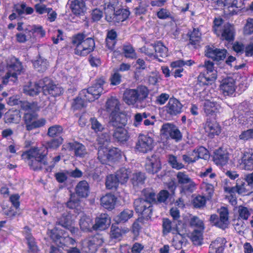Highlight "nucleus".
<instances>
[{
  "mask_svg": "<svg viewBox=\"0 0 253 253\" xmlns=\"http://www.w3.org/2000/svg\"><path fill=\"white\" fill-rule=\"evenodd\" d=\"M63 139L59 137L46 143L45 146L41 147H33L24 152L22 158L28 163L31 169L37 170L41 169L42 166L47 164L45 157L47 150L55 149L62 143Z\"/></svg>",
  "mask_w": 253,
  "mask_h": 253,
  "instance_id": "nucleus-1",
  "label": "nucleus"
},
{
  "mask_svg": "<svg viewBox=\"0 0 253 253\" xmlns=\"http://www.w3.org/2000/svg\"><path fill=\"white\" fill-rule=\"evenodd\" d=\"M41 90H42L44 94H51L54 96L60 95L63 91L62 89L53 84L52 81L47 78L37 83H29L23 88L24 92L30 96L38 94Z\"/></svg>",
  "mask_w": 253,
  "mask_h": 253,
  "instance_id": "nucleus-2",
  "label": "nucleus"
},
{
  "mask_svg": "<svg viewBox=\"0 0 253 253\" xmlns=\"http://www.w3.org/2000/svg\"><path fill=\"white\" fill-rule=\"evenodd\" d=\"M105 81L101 78L96 83L86 89H83L80 93V97L74 101L73 106L76 109H80L85 106L86 101H93L98 99L103 92Z\"/></svg>",
  "mask_w": 253,
  "mask_h": 253,
  "instance_id": "nucleus-3",
  "label": "nucleus"
},
{
  "mask_svg": "<svg viewBox=\"0 0 253 253\" xmlns=\"http://www.w3.org/2000/svg\"><path fill=\"white\" fill-rule=\"evenodd\" d=\"M109 140V136L107 133L99 136L98 138V143L100 144L98 148V159L102 164H107L108 162L114 161L121 156L119 149L107 147Z\"/></svg>",
  "mask_w": 253,
  "mask_h": 253,
  "instance_id": "nucleus-4",
  "label": "nucleus"
},
{
  "mask_svg": "<svg viewBox=\"0 0 253 253\" xmlns=\"http://www.w3.org/2000/svg\"><path fill=\"white\" fill-rule=\"evenodd\" d=\"M72 44L75 54L85 56L93 51L95 42L91 38H86L83 34H78L72 38Z\"/></svg>",
  "mask_w": 253,
  "mask_h": 253,
  "instance_id": "nucleus-5",
  "label": "nucleus"
},
{
  "mask_svg": "<svg viewBox=\"0 0 253 253\" xmlns=\"http://www.w3.org/2000/svg\"><path fill=\"white\" fill-rule=\"evenodd\" d=\"M149 91L145 86H139L135 89H126L123 95V100L128 105L139 107L147 97Z\"/></svg>",
  "mask_w": 253,
  "mask_h": 253,
  "instance_id": "nucleus-6",
  "label": "nucleus"
},
{
  "mask_svg": "<svg viewBox=\"0 0 253 253\" xmlns=\"http://www.w3.org/2000/svg\"><path fill=\"white\" fill-rule=\"evenodd\" d=\"M204 67L206 73H201L198 77L197 85H206L211 84L217 78V72L214 70V63L209 60L205 61Z\"/></svg>",
  "mask_w": 253,
  "mask_h": 253,
  "instance_id": "nucleus-7",
  "label": "nucleus"
},
{
  "mask_svg": "<svg viewBox=\"0 0 253 253\" xmlns=\"http://www.w3.org/2000/svg\"><path fill=\"white\" fill-rule=\"evenodd\" d=\"M48 234L53 241L59 247L64 248L70 245H74L75 241L69 237L65 232L58 229L57 227L49 230Z\"/></svg>",
  "mask_w": 253,
  "mask_h": 253,
  "instance_id": "nucleus-8",
  "label": "nucleus"
},
{
  "mask_svg": "<svg viewBox=\"0 0 253 253\" xmlns=\"http://www.w3.org/2000/svg\"><path fill=\"white\" fill-rule=\"evenodd\" d=\"M103 242V239L100 235L89 237L83 242L82 251L83 253H94L98 247L101 246Z\"/></svg>",
  "mask_w": 253,
  "mask_h": 253,
  "instance_id": "nucleus-9",
  "label": "nucleus"
},
{
  "mask_svg": "<svg viewBox=\"0 0 253 253\" xmlns=\"http://www.w3.org/2000/svg\"><path fill=\"white\" fill-rule=\"evenodd\" d=\"M41 107V106H39L36 102L30 103L24 102L22 104L21 108L27 112L24 116V121L27 129L28 126L31 125L37 117V114L31 113L30 112H35L39 111Z\"/></svg>",
  "mask_w": 253,
  "mask_h": 253,
  "instance_id": "nucleus-10",
  "label": "nucleus"
},
{
  "mask_svg": "<svg viewBox=\"0 0 253 253\" xmlns=\"http://www.w3.org/2000/svg\"><path fill=\"white\" fill-rule=\"evenodd\" d=\"M154 147L153 138L148 135L140 134L135 145V149L141 153H147L152 150Z\"/></svg>",
  "mask_w": 253,
  "mask_h": 253,
  "instance_id": "nucleus-11",
  "label": "nucleus"
},
{
  "mask_svg": "<svg viewBox=\"0 0 253 253\" xmlns=\"http://www.w3.org/2000/svg\"><path fill=\"white\" fill-rule=\"evenodd\" d=\"M8 72L5 78L3 79V83L6 84L8 79L12 77L15 78L17 75L20 74L23 70L21 63L16 58H11L7 62Z\"/></svg>",
  "mask_w": 253,
  "mask_h": 253,
  "instance_id": "nucleus-12",
  "label": "nucleus"
},
{
  "mask_svg": "<svg viewBox=\"0 0 253 253\" xmlns=\"http://www.w3.org/2000/svg\"><path fill=\"white\" fill-rule=\"evenodd\" d=\"M218 3L223 5L224 12L229 15L237 14L243 5L242 1L239 0H218Z\"/></svg>",
  "mask_w": 253,
  "mask_h": 253,
  "instance_id": "nucleus-13",
  "label": "nucleus"
},
{
  "mask_svg": "<svg viewBox=\"0 0 253 253\" xmlns=\"http://www.w3.org/2000/svg\"><path fill=\"white\" fill-rule=\"evenodd\" d=\"M238 163L241 169L253 170V150L249 148L245 149L242 153L241 157Z\"/></svg>",
  "mask_w": 253,
  "mask_h": 253,
  "instance_id": "nucleus-14",
  "label": "nucleus"
},
{
  "mask_svg": "<svg viewBox=\"0 0 253 253\" xmlns=\"http://www.w3.org/2000/svg\"><path fill=\"white\" fill-rule=\"evenodd\" d=\"M220 218L216 214H212L210 217L211 221L216 226L222 229L227 227L228 224V211L226 208H221L219 210Z\"/></svg>",
  "mask_w": 253,
  "mask_h": 253,
  "instance_id": "nucleus-15",
  "label": "nucleus"
},
{
  "mask_svg": "<svg viewBox=\"0 0 253 253\" xmlns=\"http://www.w3.org/2000/svg\"><path fill=\"white\" fill-rule=\"evenodd\" d=\"M134 206L136 211L144 218H150L152 210L149 202L142 198L138 199L134 201Z\"/></svg>",
  "mask_w": 253,
  "mask_h": 253,
  "instance_id": "nucleus-16",
  "label": "nucleus"
},
{
  "mask_svg": "<svg viewBox=\"0 0 253 253\" xmlns=\"http://www.w3.org/2000/svg\"><path fill=\"white\" fill-rule=\"evenodd\" d=\"M177 178L178 183L183 185V191L193 192L196 189V184L185 172H178Z\"/></svg>",
  "mask_w": 253,
  "mask_h": 253,
  "instance_id": "nucleus-17",
  "label": "nucleus"
},
{
  "mask_svg": "<svg viewBox=\"0 0 253 253\" xmlns=\"http://www.w3.org/2000/svg\"><path fill=\"white\" fill-rule=\"evenodd\" d=\"M161 132L176 141L180 140L182 138V134L176 126L171 124H164L161 128Z\"/></svg>",
  "mask_w": 253,
  "mask_h": 253,
  "instance_id": "nucleus-18",
  "label": "nucleus"
},
{
  "mask_svg": "<svg viewBox=\"0 0 253 253\" xmlns=\"http://www.w3.org/2000/svg\"><path fill=\"white\" fill-rule=\"evenodd\" d=\"M161 169L160 160L156 155H152L147 158L145 163V169L149 173L154 174Z\"/></svg>",
  "mask_w": 253,
  "mask_h": 253,
  "instance_id": "nucleus-19",
  "label": "nucleus"
},
{
  "mask_svg": "<svg viewBox=\"0 0 253 253\" xmlns=\"http://www.w3.org/2000/svg\"><path fill=\"white\" fill-rule=\"evenodd\" d=\"M227 51L225 49H219L211 46H206L205 55L214 60H223L226 56Z\"/></svg>",
  "mask_w": 253,
  "mask_h": 253,
  "instance_id": "nucleus-20",
  "label": "nucleus"
},
{
  "mask_svg": "<svg viewBox=\"0 0 253 253\" xmlns=\"http://www.w3.org/2000/svg\"><path fill=\"white\" fill-rule=\"evenodd\" d=\"M182 107V104L177 99L170 98L165 108L168 114L174 116L181 113Z\"/></svg>",
  "mask_w": 253,
  "mask_h": 253,
  "instance_id": "nucleus-21",
  "label": "nucleus"
},
{
  "mask_svg": "<svg viewBox=\"0 0 253 253\" xmlns=\"http://www.w3.org/2000/svg\"><path fill=\"white\" fill-rule=\"evenodd\" d=\"M111 223V218L106 213L100 214L95 218V223L93 225V230H104L108 228Z\"/></svg>",
  "mask_w": 253,
  "mask_h": 253,
  "instance_id": "nucleus-22",
  "label": "nucleus"
},
{
  "mask_svg": "<svg viewBox=\"0 0 253 253\" xmlns=\"http://www.w3.org/2000/svg\"><path fill=\"white\" fill-rule=\"evenodd\" d=\"M235 80L230 77L222 80L220 87L224 95H230L234 93L235 90Z\"/></svg>",
  "mask_w": 253,
  "mask_h": 253,
  "instance_id": "nucleus-23",
  "label": "nucleus"
},
{
  "mask_svg": "<svg viewBox=\"0 0 253 253\" xmlns=\"http://www.w3.org/2000/svg\"><path fill=\"white\" fill-rule=\"evenodd\" d=\"M70 7L72 13L77 16L84 15L86 11L84 0H71Z\"/></svg>",
  "mask_w": 253,
  "mask_h": 253,
  "instance_id": "nucleus-24",
  "label": "nucleus"
},
{
  "mask_svg": "<svg viewBox=\"0 0 253 253\" xmlns=\"http://www.w3.org/2000/svg\"><path fill=\"white\" fill-rule=\"evenodd\" d=\"M228 159V153L226 149L220 148L215 151L213 161L216 165H225L227 163Z\"/></svg>",
  "mask_w": 253,
  "mask_h": 253,
  "instance_id": "nucleus-25",
  "label": "nucleus"
},
{
  "mask_svg": "<svg viewBox=\"0 0 253 253\" xmlns=\"http://www.w3.org/2000/svg\"><path fill=\"white\" fill-rule=\"evenodd\" d=\"M56 224L69 230L72 234L76 233L78 231V229L73 225V222L69 215L63 214L60 218H58Z\"/></svg>",
  "mask_w": 253,
  "mask_h": 253,
  "instance_id": "nucleus-26",
  "label": "nucleus"
},
{
  "mask_svg": "<svg viewBox=\"0 0 253 253\" xmlns=\"http://www.w3.org/2000/svg\"><path fill=\"white\" fill-rule=\"evenodd\" d=\"M220 39L229 42L234 40L235 36V29L234 26L229 23L225 24L220 30Z\"/></svg>",
  "mask_w": 253,
  "mask_h": 253,
  "instance_id": "nucleus-27",
  "label": "nucleus"
},
{
  "mask_svg": "<svg viewBox=\"0 0 253 253\" xmlns=\"http://www.w3.org/2000/svg\"><path fill=\"white\" fill-rule=\"evenodd\" d=\"M130 14L129 11L126 9H119L112 13V14L106 19L108 21L122 22L127 18Z\"/></svg>",
  "mask_w": 253,
  "mask_h": 253,
  "instance_id": "nucleus-28",
  "label": "nucleus"
},
{
  "mask_svg": "<svg viewBox=\"0 0 253 253\" xmlns=\"http://www.w3.org/2000/svg\"><path fill=\"white\" fill-rule=\"evenodd\" d=\"M220 109V106L213 100V98L211 100L209 99L208 97L205 98L204 110L207 115H212L218 112Z\"/></svg>",
  "mask_w": 253,
  "mask_h": 253,
  "instance_id": "nucleus-29",
  "label": "nucleus"
},
{
  "mask_svg": "<svg viewBox=\"0 0 253 253\" xmlns=\"http://www.w3.org/2000/svg\"><path fill=\"white\" fill-rule=\"evenodd\" d=\"M226 242L225 238H217L211 244L209 253H223Z\"/></svg>",
  "mask_w": 253,
  "mask_h": 253,
  "instance_id": "nucleus-30",
  "label": "nucleus"
},
{
  "mask_svg": "<svg viewBox=\"0 0 253 253\" xmlns=\"http://www.w3.org/2000/svg\"><path fill=\"white\" fill-rule=\"evenodd\" d=\"M206 132L209 136L212 137L215 135H218L221 132V128L217 123L214 121H207L204 126Z\"/></svg>",
  "mask_w": 253,
  "mask_h": 253,
  "instance_id": "nucleus-31",
  "label": "nucleus"
},
{
  "mask_svg": "<svg viewBox=\"0 0 253 253\" xmlns=\"http://www.w3.org/2000/svg\"><path fill=\"white\" fill-rule=\"evenodd\" d=\"M113 136L115 139L121 142L126 141L129 137L127 130L122 126L115 128Z\"/></svg>",
  "mask_w": 253,
  "mask_h": 253,
  "instance_id": "nucleus-32",
  "label": "nucleus"
},
{
  "mask_svg": "<svg viewBox=\"0 0 253 253\" xmlns=\"http://www.w3.org/2000/svg\"><path fill=\"white\" fill-rule=\"evenodd\" d=\"M117 198L112 194H107L103 196L101 199V205L106 209L112 210L115 208Z\"/></svg>",
  "mask_w": 253,
  "mask_h": 253,
  "instance_id": "nucleus-33",
  "label": "nucleus"
},
{
  "mask_svg": "<svg viewBox=\"0 0 253 253\" xmlns=\"http://www.w3.org/2000/svg\"><path fill=\"white\" fill-rule=\"evenodd\" d=\"M75 191L76 194L81 198H86L89 193V187L88 183L83 180L79 182L77 185Z\"/></svg>",
  "mask_w": 253,
  "mask_h": 253,
  "instance_id": "nucleus-34",
  "label": "nucleus"
},
{
  "mask_svg": "<svg viewBox=\"0 0 253 253\" xmlns=\"http://www.w3.org/2000/svg\"><path fill=\"white\" fill-rule=\"evenodd\" d=\"M190 224L191 226L198 228V230H195V233H197L198 236H196L194 235L193 237V240L196 241L197 240H200L201 239V231L204 229L203 221L199 219L198 217L194 216L192 217L190 220Z\"/></svg>",
  "mask_w": 253,
  "mask_h": 253,
  "instance_id": "nucleus-35",
  "label": "nucleus"
},
{
  "mask_svg": "<svg viewBox=\"0 0 253 253\" xmlns=\"http://www.w3.org/2000/svg\"><path fill=\"white\" fill-rule=\"evenodd\" d=\"M128 231L129 229L127 228H120L117 225L112 224L111 227L110 237L112 239L120 240L123 235Z\"/></svg>",
  "mask_w": 253,
  "mask_h": 253,
  "instance_id": "nucleus-36",
  "label": "nucleus"
},
{
  "mask_svg": "<svg viewBox=\"0 0 253 253\" xmlns=\"http://www.w3.org/2000/svg\"><path fill=\"white\" fill-rule=\"evenodd\" d=\"M20 111L18 110H10L5 114V122L6 123H18L21 120Z\"/></svg>",
  "mask_w": 253,
  "mask_h": 253,
  "instance_id": "nucleus-37",
  "label": "nucleus"
},
{
  "mask_svg": "<svg viewBox=\"0 0 253 253\" xmlns=\"http://www.w3.org/2000/svg\"><path fill=\"white\" fill-rule=\"evenodd\" d=\"M119 5L118 0H106L104 3L105 13L106 14V19H108L109 15L117 10Z\"/></svg>",
  "mask_w": 253,
  "mask_h": 253,
  "instance_id": "nucleus-38",
  "label": "nucleus"
},
{
  "mask_svg": "<svg viewBox=\"0 0 253 253\" xmlns=\"http://www.w3.org/2000/svg\"><path fill=\"white\" fill-rule=\"evenodd\" d=\"M111 121L112 125L115 127L118 126L124 127L126 125L127 120L124 114H119L117 113L111 116Z\"/></svg>",
  "mask_w": 253,
  "mask_h": 253,
  "instance_id": "nucleus-39",
  "label": "nucleus"
},
{
  "mask_svg": "<svg viewBox=\"0 0 253 253\" xmlns=\"http://www.w3.org/2000/svg\"><path fill=\"white\" fill-rule=\"evenodd\" d=\"M107 111L111 113V116L118 112L119 109V102L117 99L111 97L108 99L106 104Z\"/></svg>",
  "mask_w": 253,
  "mask_h": 253,
  "instance_id": "nucleus-40",
  "label": "nucleus"
},
{
  "mask_svg": "<svg viewBox=\"0 0 253 253\" xmlns=\"http://www.w3.org/2000/svg\"><path fill=\"white\" fill-rule=\"evenodd\" d=\"M68 147L71 150H74L76 156L83 157L86 153L84 145L77 142H70L68 144Z\"/></svg>",
  "mask_w": 253,
  "mask_h": 253,
  "instance_id": "nucleus-41",
  "label": "nucleus"
},
{
  "mask_svg": "<svg viewBox=\"0 0 253 253\" xmlns=\"http://www.w3.org/2000/svg\"><path fill=\"white\" fill-rule=\"evenodd\" d=\"M152 48H154L155 51V57H165L168 56V48L160 42H158L154 44Z\"/></svg>",
  "mask_w": 253,
  "mask_h": 253,
  "instance_id": "nucleus-42",
  "label": "nucleus"
},
{
  "mask_svg": "<svg viewBox=\"0 0 253 253\" xmlns=\"http://www.w3.org/2000/svg\"><path fill=\"white\" fill-rule=\"evenodd\" d=\"M92 220L90 217L83 215L80 221V226L81 229L84 231H91L93 229Z\"/></svg>",
  "mask_w": 253,
  "mask_h": 253,
  "instance_id": "nucleus-43",
  "label": "nucleus"
},
{
  "mask_svg": "<svg viewBox=\"0 0 253 253\" xmlns=\"http://www.w3.org/2000/svg\"><path fill=\"white\" fill-rule=\"evenodd\" d=\"M24 234L27 241L29 250L31 252H35L37 251L38 248L36 245L35 240L30 233V230L29 228L25 227L24 230Z\"/></svg>",
  "mask_w": 253,
  "mask_h": 253,
  "instance_id": "nucleus-44",
  "label": "nucleus"
},
{
  "mask_svg": "<svg viewBox=\"0 0 253 253\" xmlns=\"http://www.w3.org/2000/svg\"><path fill=\"white\" fill-rule=\"evenodd\" d=\"M131 170L125 168H122L116 172V175L121 184H124L128 179Z\"/></svg>",
  "mask_w": 253,
  "mask_h": 253,
  "instance_id": "nucleus-45",
  "label": "nucleus"
},
{
  "mask_svg": "<svg viewBox=\"0 0 253 253\" xmlns=\"http://www.w3.org/2000/svg\"><path fill=\"white\" fill-rule=\"evenodd\" d=\"M201 189L202 193L207 199L209 200L211 198L214 193V187L211 184L206 182H203L201 184Z\"/></svg>",
  "mask_w": 253,
  "mask_h": 253,
  "instance_id": "nucleus-46",
  "label": "nucleus"
},
{
  "mask_svg": "<svg viewBox=\"0 0 253 253\" xmlns=\"http://www.w3.org/2000/svg\"><path fill=\"white\" fill-rule=\"evenodd\" d=\"M133 215L132 210L126 209L122 211L116 217V221L117 223H124L131 218Z\"/></svg>",
  "mask_w": 253,
  "mask_h": 253,
  "instance_id": "nucleus-47",
  "label": "nucleus"
},
{
  "mask_svg": "<svg viewBox=\"0 0 253 253\" xmlns=\"http://www.w3.org/2000/svg\"><path fill=\"white\" fill-rule=\"evenodd\" d=\"M183 60H179L175 61L171 63V67L173 68L172 72L174 73L175 78L181 77V73L183 71L182 66H183Z\"/></svg>",
  "mask_w": 253,
  "mask_h": 253,
  "instance_id": "nucleus-48",
  "label": "nucleus"
},
{
  "mask_svg": "<svg viewBox=\"0 0 253 253\" xmlns=\"http://www.w3.org/2000/svg\"><path fill=\"white\" fill-rule=\"evenodd\" d=\"M119 183L120 182L116 174H110L106 177L105 185L108 189H116Z\"/></svg>",
  "mask_w": 253,
  "mask_h": 253,
  "instance_id": "nucleus-49",
  "label": "nucleus"
},
{
  "mask_svg": "<svg viewBox=\"0 0 253 253\" xmlns=\"http://www.w3.org/2000/svg\"><path fill=\"white\" fill-rule=\"evenodd\" d=\"M245 180L243 178L237 179L236 185L238 187V194L245 195L251 192L249 186L245 183Z\"/></svg>",
  "mask_w": 253,
  "mask_h": 253,
  "instance_id": "nucleus-50",
  "label": "nucleus"
},
{
  "mask_svg": "<svg viewBox=\"0 0 253 253\" xmlns=\"http://www.w3.org/2000/svg\"><path fill=\"white\" fill-rule=\"evenodd\" d=\"M163 228L164 234H167L169 232H171L173 234H176L177 232L176 226H174L172 222L167 218L163 219Z\"/></svg>",
  "mask_w": 253,
  "mask_h": 253,
  "instance_id": "nucleus-51",
  "label": "nucleus"
},
{
  "mask_svg": "<svg viewBox=\"0 0 253 253\" xmlns=\"http://www.w3.org/2000/svg\"><path fill=\"white\" fill-rule=\"evenodd\" d=\"M168 161L169 164L173 169L179 170L185 167L184 164L178 161L177 157L174 155H169Z\"/></svg>",
  "mask_w": 253,
  "mask_h": 253,
  "instance_id": "nucleus-52",
  "label": "nucleus"
},
{
  "mask_svg": "<svg viewBox=\"0 0 253 253\" xmlns=\"http://www.w3.org/2000/svg\"><path fill=\"white\" fill-rule=\"evenodd\" d=\"M29 29H26L23 32L17 33L16 35V41L20 43H23L29 40L31 35Z\"/></svg>",
  "mask_w": 253,
  "mask_h": 253,
  "instance_id": "nucleus-53",
  "label": "nucleus"
},
{
  "mask_svg": "<svg viewBox=\"0 0 253 253\" xmlns=\"http://www.w3.org/2000/svg\"><path fill=\"white\" fill-rule=\"evenodd\" d=\"M239 139L243 141H249L253 139V129L250 128L242 131L239 136Z\"/></svg>",
  "mask_w": 253,
  "mask_h": 253,
  "instance_id": "nucleus-54",
  "label": "nucleus"
},
{
  "mask_svg": "<svg viewBox=\"0 0 253 253\" xmlns=\"http://www.w3.org/2000/svg\"><path fill=\"white\" fill-rule=\"evenodd\" d=\"M144 180V174L140 172L134 173L131 178V181L134 186L143 184Z\"/></svg>",
  "mask_w": 253,
  "mask_h": 253,
  "instance_id": "nucleus-55",
  "label": "nucleus"
},
{
  "mask_svg": "<svg viewBox=\"0 0 253 253\" xmlns=\"http://www.w3.org/2000/svg\"><path fill=\"white\" fill-rule=\"evenodd\" d=\"M48 63L46 60L39 59L34 63L35 68L39 72L44 71L48 66Z\"/></svg>",
  "mask_w": 253,
  "mask_h": 253,
  "instance_id": "nucleus-56",
  "label": "nucleus"
},
{
  "mask_svg": "<svg viewBox=\"0 0 253 253\" xmlns=\"http://www.w3.org/2000/svg\"><path fill=\"white\" fill-rule=\"evenodd\" d=\"M63 130L61 126L59 125H54L49 127L47 134L50 137H54L60 135Z\"/></svg>",
  "mask_w": 253,
  "mask_h": 253,
  "instance_id": "nucleus-57",
  "label": "nucleus"
},
{
  "mask_svg": "<svg viewBox=\"0 0 253 253\" xmlns=\"http://www.w3.org/2000/svg\"><path fill=\"white\" fill-rule=\"evenodd\" d=\"M144 195L145 199L147 202L150 203L151 207L152 208V204L153 203H156L157 202L156 194L154 192L151 190H146L144 192Z\"/></svg>",
  "mask_w": 253,
  "mask_h": 253,
  "instance_id": "nucleus-58",
  "label": "nucleus"
},
{
  "mask_svg": "<svg viewBox=\"0 0 253 253\" xmlns=\"http://www.w3.org/2000/svg\"><path fill=\"white\" fill-rule=\"evenodd\" d=\"M201 33L198 29H194L190 35V43L196 45L200 40Z\"/></svg>",
  "mask_w": 253,
  "mask_h": 253,
  "instance_id": "nucleus-59",
  "label": "nucleus"
},
{
  "mask_svg": "<svg viewBox=\"0 0 253 253\" xmlns=\"http://www.w3.org/2000/svg\"><path fill=\"white\" fill-rule=\"evenodd\" d=\"M46 122V120L43 118H41L38 120L36 119L31 125L28 126L27 130H31L34 128L43 126L45 125Z\"/></svg>",
  "mask_w": 253,
  "mask_h": 253,
  "instance_id": "nucleus-60",
  "label": "nucleus"
},
{
  "mask_svg": "<svg viewBox=\"0 0 253 253\" xmlns=\"http://www.w3.org/2000/svg\"><path fill=\"white\" fill-rule=\"evenodd\" d=\"M206 197L204 196L198 195L193 200V204L195 208H201L206 204Z\"/></svg>",
  "mask_w": 253,
  "mask_h": 253,
  "instance_id": "nucleus-61",
  "label": "nucleus"
},
{
  "mask_svg": "<svg viewBox=\"0 0 253 253\" xmlns=\"http://www.w3.org/2000/svg\"><path fill=\"white\" fill-rule=\"evenodd\" d=\"M239 218L242 219L247 220L251 215L249 209L245 207L240 206L238 209Z\"/></svg>",
  "mask_w": 253,
  "mask_h": 253,
  "instance_id": "nucleus-62",
  "label": "nucleus"
},
{
  "mask_svg": "<svg viewBox=\"0 0 253 253\" xmlns=\"http://www.w3.org/2000/svg\"><path fill=\"white\" fill-rule=\"evenodd\" d=\"M123 49L126 57L132 59L136 57V53L131 45H125L124 46Z\"/></svg>",
  "mask_w": 253,
  "mask_h": 253,
  "instance_id": "nucleus-63",
  "label": "nucleus"
},
{
  "mask_svg": "<svg viewBox=\"0 0 253 253\" xmlns=\"http://www.w3.org/2000/svg\"><path fill=\"white\" fill-rule=\"evenodd\" d=\"M198 157L199 159H207L209 157L208 150L204 147L201 146L195 149Z\"/></svg>",
  "mask_w": 253,
  "mask_h": 253,
  "instance_id": "nucleus-64",
  "label": "nucleus"
}]
</instances>
